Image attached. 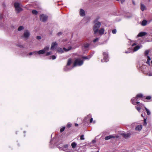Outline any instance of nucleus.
<instances>
[{
  "instance_id": "1",
  "label": "nucleus",
  "mask_w": 152,
  "mask_h": 152,
  "mask_svg": "<svg viewBox=\"0 0 152 152\" xmlns=\"http://www.w3.org/2000/svg\"><path fill=\"white\" fill-rule=\"evenodd\" d=\"M98 19L99 18H97L94 20V22L95 24L93 28L94 34H96L98 32L99 28L101 25V23L100 22H97Z\"/></svg>"
},
{
  "instance_id": "2",
  "label": "nucleus",
  "mask_w": 152,
  "mask_h": 152,
  "mask_svg": "<svg viewBox=\"0 0 152 152\" xmlns=\"http://www.w3.org/2000/svg\"><path fill=\"white\" fill-rule=\"evenodd\" d=\"M30 35V31L28 30H25L24 31L23 34L21 36V37L24 40H27L29 38Z\"/></svg>"
},
{
  "instance_id": "3",
  "label": "nucleus",
  "mask_w": 152,
  "mask_h": 152,
  "mask_svg": "<svg viewBox=\"0 0 152 152\" xmlns=\"http://www.w3.org/2000/svg\"><path fill=\"white\" fill-rule=\"evenodd\" d=\"M83 64V61L79 58L76 59L73 64V67L77 66H80Z\"/></svg>"
},
{
  "instance_id": "4",
  "label": "nucleus",
  "mask_w": 152,
  "mask_h": 152,
  "mask_svg": "<svg viewBox=\"0 0 152 152\" xmlns=\"http://www.w3.org/2000/svg\"><path fill=\"white\" fill-rule=\"evenodd\" d=\"M72 47H68V49L64 48L63 49L60 48H58L57 49V52L59 53H62L64 52V51L65 52L71 50Z\"/></svg>"
},
{
  "instance_id": "5",
  "label": "nucleus",
  "mask_w": 152,
  "mask_h": 152,
  "mask_svg": "<svg viewBox=\"0 0 152 152\" xmlns=\"http://www.w3.org/2000/svg\"><path fill=\"white\" fill-rule=\"evenodd\" d=\"M72 60L71 58H69L67 61L66 65L64 68V70L65 71H67L71 69L73 67V66L71 68H69V65L72 63Z\"/></svg>"
},
{
  "instance_id": "6",
  "label": "nucleus",
  "mask_w": 152,
  "mask_h": 152,
  "mask_svg": "<svg viewBox=\"0 0 152 152\" xmlns=\"http://www.w3.org/2000/svg\"><path fill=\"white\" fill-rule=\"evenodd\" d=\"M68 145L66 144L64 145L62 147L59 148L60 150H63L64 151L70 152V150L68 148Z\"/></svg>"
},
{
  "instance_id": "7",
  "label": "nucleus",
  "mask_w": 152,
  "mask_h": 152,
  "mask_svg": "<svg viewBox=\"0 0 152 152\" xmlns=\"http://www.w3.org/2000/svg\"><path fill=\"white\" fill-rule=\"evenodd\" d=\"M14 6L16 13H19V3L17 2L15 3Z\"/></svg>"
},
{
  "instance_id": "8",
  "label": "nucleus",
  "mask_w": 152,
  "mask_h": 152,
  "mask_svg": "<svg viewBox=\"0 0 152 152\" xmlns=\"http://www.w3.org/2000/svg\"><path fill=\"white\" fill-rule=\"evenodd\" d=\"M104 59L103 60H102V62H107L108 61V54L104 52L103 53Z\"/></svg>"
},
{
  "instance_id": "9",
  "label": "nucleus",
  "mask_w": 152,
  "mask_h": 152,
  "mask_svg": "<svg viewBox=\"0 0 152 152\" xmlns=\"http://www.w3.org/2000/svg\"><path fill=\"white\" fill-rule=\"evenodd\" d=\"M47 16L44 14H41L40 15V19L43 22H45L47 20Z\"/></svg>"
},
{
  "instance_id": "10",
  "label": "nucleus",
  "mask_w": 152,
  "mask_h": 152,
  "mask_svg": "<svg viewBox=\"0 0 152 152\" xmlns=\"http://www.w3.org/2000/svg\"><path fill=\"white\" fill-rule=\"evenodd\" d=\"M138 99L136 97L135 98H132L131 100V101L132 102V103L134 105H136V104H139L140 103V102H137V100H138Z\"/></svg>"
},
{
  "instance_id": "11",
  "label": "nucleus",
  "mask_w": 152,
  "mask_h": 152,
  "mask_svg": "<svg viewBox=\"0 0 152 152\" xmlns=\"http://www.w3.org/2000/svg\"><path fill=\"white\" fill-rule=\"evenodd\" d=\"M57 43L56 42H54L52 43L50 48L51 50H54L55 48L57 47Z\"/></svg>"
},
{
  "instance_id": "12",
  "label": "nucleus",
  "mask_w": 152,
  "mask_h": 152,
  "mask_svg": "<svg viewBox=\"0 0 152 152\" xmlns=\"http://www.w3.org/2000/svg\"><path fill=\"white\" fill-rule=\"evenodd\" d=\"M86 119L87 121L89 120L90 123H91L93 121V118H91V114L88 115Z\"/></svg>"
},
{
  "instance_id": "13",
  "label": "nucleus",
  "mask_w": 152,
  "mask_h": 152,
  "mask_svg": "<svg viewBox=\"0 0 152 152\" xmlns=\"http://www.w3.org/2000/svg\"><path fill=\"white\" fill-rule=\"evenodd\" d=\"M121 135L123 136L124 137L126 138L129 137L130 135V134L129 133L126 134L123 132L121 133Z\"/></svg>"
},
{
  "instance_id": "14",
  "label": "nucleus",
  "mask_w": 152,
  "mask_h": 152,
  "mask_svg": "<svg viewBox=\"0 0 152 152\" xmlns=\"http://www.w3.org/2000/svg\"><path fill=\"white\" fill-rule=\"evenodd\" d=\"M142 128V126L141 125H138L135 128V130L136 131H140Z\"/></svg>"
},
{
  "instance_id": "15",
  "label": "nucleus",
  "mask_w": 152,
  "mask_h": 152,
  "mask_svg": "<svg viewBox=\"0 0 152 152\" xmlns=\"http://www.w3.org/2000/svg\"><path fill=\"white\" fill-rule=\"evenodd\" d=\"M89 46V45L88 43L84 44L83 46L82 47L83 50H87Z\"/></svg>"
},
{
  "instance_id": "16",
  "label": "nucleus",
  "mask_w": 152,
  "mask_h": 152,
  "mask_svg": "<svg viewBox=\"0 0 152 152\" xmlns=\"http://www.w3.org/2000/svg\"><path fill=\"white\" fill-rule=\"evenodd\" d=\"M147 33L144 32H140L137 35L138 37H142L145 36L147 34Z\"/></svg>"
},
{
  "instance_id": "17",
  "label": "nucleus",
  "mask_w": 152,
  "mask_h": 152,
  "mask_svg": "<svg viewBox=\"0 0 152 152\" xmlns=\"http://www.w3.org/2000/svg\"><path fill=\"white\" fill-rule=\"evenodd\" d=\"M142 47V45H141L140 46L139 45H137L135 47L133 50V52H135L139 49L141 47Z\"/></svg>"
},
{
  "instance_id": "18",
  "label": "nucleus",
  "mask_w": 152,
  "mask_h": 152,
  "mask_svg": "<svg viewBox=\"0 0 152 152\" xmlns=\"http://www.w3.org/2000/svg\"><path fill=\"white\" fill-rule=\"evenodd\" d=\"M104 29L103 28H101L99 30L98 32L100 35H102L104 34Z\"/></svg>"
},
{
  "instance_id": "19",
  "label": "nucleus",
  "mask_w": 152,
  "mask_h": 152,
  "mask_svg": "<svg viewBox=\"0 0 152 152\" xmlns=\"http://www.w3.org/2000/svg\"><path fill=\"white\" fill-rule=\"evenodd\" d=\"M36 54H44L45 52L44 50L42 49L40 50H39L38 51H35V52Z\"/></svg>"
},
{
  "instance_id": "20",
  "label": "nucleus",
  "mask_w": 152,
  "mask_h": 152,
  "mask_svg": "<svg viewBox=\"0 0 152 152\" xmlns=\"http://www.w3.org/2000/svg\"><path fill=\"white\" fill-rule=\"evenodd\" d=\"M80 15L81 16H84L85 15V11L82 9H80Z\"/></svg>"
},
{
  "instance_id": "21",
  "label": "nucleus",
  "mask_w": 152,
  "mask_h": 152,
  "mask_svg": "<svg viewBox=\"0 0 152 152\" xmlns=\"http://www.w3.org/2000/svg\"><path fill=\"white\" fill-rule=\"evenodd\" d=\"M141 10L142 11L146 10V7L143 4H141Z\"/></svg>"
},
{
  "instance_id": "22",
  "label": "nucleus",
  "mask_w": 152,
  "mask_h": 152,
  "mask_svg": "<svg viewBox=\"0 0 152 152\" xmlns=\"http://www.w3.org/2000/svg\"><path fill=\"white\" fill-rule=\"evenodd\" d=\"M115 137L112 135H110L107 136L105 137V140H108L112 138H114Z\"/></svg>"
},
{
  "instance_id": "23",
  "label": "nucleus",
  "mask_w": 152,
  "mask_h": 152,
  "mask_svg": "<svg viewBox=\"0 0 152 152\" xmlns=\"http://www.w3.org/2000/svg\"><path fill=\"white\" fill-rule=\"evenodd\" d=\"M147 21L145 20H144L142 22L141 25L142 26H145L147 24Z\"/></svg>"
},
{
  "instance_id": "24",
  "label": "nucleus",
  "mask_w": 152,
  "mask_h": 152,
  "mask_svg": "<svg viewBox=\"0 0 152 152\" xmlns=\"http://www.w3.org/2000/svg\"><path fill=\"white\" fill-rule=\"evenodd\" d=\"M149 51L148 50H146L144 53V55L145 56H148Z\"/></svg>"
},
{
  "instance_id": "25",
  "label": "nucleus",
  "mask_w": 152,
  "mask_h": 152,
  "mask_svg": "<svg viewBox=\"0 0 152 152\" xmlns=\"http://www.w3.org/2000/svg\"><path fill=\"white\" fill-rule=\"evenodd\" d=\"M77 145L76 143L75 142H73L71 144V146L73 148H75L76 147Z\"/></svg>"
},
{
  "instance_id": "26",
  "label": "nucleus",
  "mask_w": 152,
  "mask_h": 152,
  "mask_svg": "<svg viewBox=\"0 0 152 152\" xmlns=\"http://www.w3.org/2000/svg\"><path fill=\"white\" fill-rule=\"evenodd\" d=\"M49 49V46H46L43 50L45 51V52L46 51L48 50Z\"/></svg>"
},
{
  "instance_id": "27",
  "label": "nucleus",
  "mask_w": 152,
  "mask_h": 152,
  "mask_svg": "<svg viewBox=\"0 0 152 152\" xmlns=\"http://www.w3.org/2000/svg\"><path fill=\"white\" fill-rule=\"evenodd\" d=\"M145 108L146 110L147 115H149L151 114V112L149 110L145 107Z\"/></svg>"
},
{
  "instance_id": "28",
  "label": "nucleus",
  "mask_w": 152,
  "mask_h": 152,
  "mask_svg": "<svg viewBox=\"0 0 152 152\" xmlns=\"http://www.w3.org/2000/svg\"><path fill=\"white\" fill-rule=\"evenodd\" d=\"M32 14L34 15H37L38 13L37 11L36 10H32Z\"/></svg>"
},
{
  "instance_id": "29",
  "label": "nucleus",
  "mask_w": 152,
  "mask_h": 152,
  "mask_svg": "<svg viewBox=\"0 0 152 152\" xmlns=\"http://www.w3.org/2000/svg\"><path fill=\"white\" fill-rule=\"evenodd\" d=\"M143 95L142 94H139L137 95L136 97L138 99L139 98H141L142 97Z\"/></svg>"
},
{
  "instance_id": "30",
  "label": "nucleus",
  "mask_w": 152,
  "mask_h": 152,
  "mask_svg": "<svg viewBox=\"0 0 152 152\" xmlns=\"http://www.w3.org/2000/svg\"><path fill=\"white\" fill-rule=\"evenodd\" d=\"M144 124L143 125H146L147 124V123H146V118H144Z\"/></svg>"
},
{
  "instance_id": "31",
  "label": "nucleus",
  "mask_w": 152,
  "mask_h": 152,
  "mask_svg": "<svg viewBox=\"0 0 152 152\" xmlns=\"http://www.w3.org/2000/svg\"><path fill=\"white\" fill-rule=\"evenodd\" d=\"M99 38H96L93 40V42H94L95 43V42L98 41L99 40Z\"/></svg>"
},
{
  "instance_id": "32",
  "label": "nucleus",
  "mask_w": 152,
  "mask_h": 152,
  "mask_svg": "<svg viewBox=\"0 0 152 152\" xmlns=\"http://www.w3.org/2000/svg\"><path fill=\"white\" fill-rule=\"evenodd\" d=\"M52 53V52H49L46 53V56H48L50 55Z\"/></svg>"
},
{
  "instance_id": "33",
  "label": "nucleus",
  "mask_w": 152,
  "mask_h": 152,
  "mask_svg": "<svg viewBox=\"0 0 152 152\" xmlns=\"http://www.w3.org/2000/svg\"><path fill=\"white\" fill-rule=\"evenodd\" d=\"M91 57H90L89 58H88V57L87 56H83L82 57V58L84 59H89Z\"/></svg>"
},
{
  "instance_id": "34",
  "label": "nucleus",
  "mask_w": 152,
  "mask_h": 152,
  "mask_svg": "<svg viewBox=\"0 0 152 152\" xmlns=\"http://www.w3.org/2000/svg\"><path fill=\"white\" fill-rule=\"evenodd\" d=\"M35 52H30L29 53V55H31L32 54H34V55H36V53H35Z\"/></svg>"
},
{
  "instance_id": "35",
  "label": "nucleus",
  "mask_w": 152,
  "mask_h": 152,
  "mask_svg": "<svg viewBox=\"0 0 152 152\" xmlns=\"http://www.w3.org/2000/svg\"><path fill=\"white\" fill-rule=\"evenodd\" d=\"M65 129V127H64L60 129V132H63L64 130Z\"/></svg>"
},
{
  "instance_id": "36",
  "label": "nucleus",
  "mask_w": 152,
  "mask_h": 152,
  "mask_svg": "<svg viewBox=\"0 0 152 152\" xmlns=\"http://www.w3.org/2000/svg\"><path fill=\"white\" fill-rule=\"evenodd\" d=\"M112 32L113 34H115L116 33V30L115 29H113L112 30Z\"/></svg>"
},
{
  "instance_id": "37",
  "label": "nucleus",
  "mask_w": 152,
  "mask_h": 152,
  "mask_svg": "<svg viewBox=\"0 0 152 152\" xmlns=\"http://www.w3.org/2000/svg\"><path fill=\"white\" fill-rule=\"evenodd\" d=\"M50 57H51L52 59L53 60L55 59L56 58V56L54 55L52 56H50Z\"/></svg>"
},
{
  "instance_id": "38",
  "label": "nucleus",
  "mask_w": 152,
  "mask_h": 152,
  "mask_svg": "<svg viewBox=\"0 0 152 152\" xmlns=\"http://www.w3.org/2000/svg\"><path fill=\"white\" fill-rule=\"evenodd\" d=\"M147 75L149 76H152V73H151V72H148L147 73Z\"/></svg>"
},
{
  "instance_id": "39",
  "label": "nucleus",
  "mask_w": 152,
  "mask_h": 152,
  "mask_svg": "<svg viewBox=\"0 0 152 152\" xmlns=\"http://www.w3.org/2000/svg\"><path fill=\"white\" fill-rule=\"evenodd\" d=\"M80 138L81 140H84V139L83 135H81L80 137Z\"/></svg>"
},
{
  "instance_id": "40",
  "label": "nucleus",
  "mask_w": 152,
  "mask_h": 152,
  "mask_svg": "<svg viewBox=\"0 0 152 152\" xmlns=\"http://www.w3.org/2000/svg\"><path fill=\"white\" fill-rule=\"evenodd\" d=\"M136 109L139 112L140 110L141 109V108L140 107H136Z\"/></svg>"
},
{
  "instance_id": "41",
  "label": "nucleus",
  "mask_w": 152,
  "mask_h": 152,
  "mask_svg": "<svg viewBox=\"0 0 152 152\" xmlns=\"http://www.w3.org/2000/svg\"><path fill=\"white\" fill-rule=\"evenodd\" d=\"M71 124L70 123H68L67 125V127L68 128L71 127Z\"/></svg>"
},
{
  "instance_id": "42",
  "label": "nucleus",
  "mask_w": 152,
  "mask_h": 152,
  "mask_svg": "<svg viewBox=\"0 0 152 152\" xmlns=\"http://www.w3.org/2000/svg\"><path fill=\"white\" fill-rule=\"evenodd\" d=\"M37 39H41V37L40 36H37L36 37Z\"/></svg>"
},
{
  "instance_id": "43",
  "label": "nucleus",
  "mask_w": 152,
  "mask_h": 152,
  "mask_svg": "<svg viewBox=\"0 0 152 152\" xmlns=\"http://www.w3.org/2000/svg\"><path fill=\"white\" fill-rule=\"evenodd\" d=\"M23 28H24L23 26H20V31L23 30Z\"/></svg>"
},
{
  "instance_id": "44",
  "label": "nucleus",
  "mask_w": 152,
  "mask_h": 152,
  "mask_svg": "<svg viewBox=\"0 0 152 152\" xmlns=\"http://www.w3.org/2000/svg\"><path fill=\"white\" fill-rule=\"evenodd\" d=\"M147 57V58H148L147 60L150 61L151 60V58L149 56H148Z\"/></svg>"
},
{
  "instance_id": "45",
  "label": "nucleus",
  "mask_w": 152,
  "mask_h": 152,
  "mask_svg": "<svg viewBox=\"0 0 152 152\" xmlns=\"http://www.w3.org/2000/svg\"><path fill=\"white\" fill-rule=\"evenodd\" d=\"M146 99H151V97L150 96H148L146 97Z\"/></svg>"
},
{
  "instance_id": "46",
  "label": "nucleus",
  "mask_w": 152,
  "mask_h": 152,
  "mask_svg": "<svg viewBox=\"0 0 152 152\" xmlns=\"http://www.w3.org/2000/svg\"><path fill=\"white\" fill-rule=\"evenodd\" d=\"M131 52V51L130 50H129L128 51H126L125 52V53H130Z\"/></svg>"
},
{
  "instance_id": "47",
  "label": "nucleus",
  "mask_w": 152,
  "mask_h": 152,
  "mask_svg": "<svg viewBox=\"0 0 152 152\" xmlns=\"http://www.w3.org/2000/svg\"><path fill=\"white\" fill-rule=\"evenodd\" d=\"M62 34V33L61 32H59L57 34V35L58 36H60Z\"/></svg>"
},
{
  "instance_id": "48",
  "label": "nucleus",
  "mask_w": 152,
  "mask_h": 152,
  "mask_svg": "<svg viewBox=\"0 0 152 152\" xmlns=\"http://www.w3.org/2000/svg\"><path fill=\"white\" fill-rule=\"evenodd\" d=\"M146 63L148 65H150V61L147 60V61L146 62Z\"/></svg>"
},
{
  "instance_id": "49",
  "label": "nucleus",
  "mask_w": 152,
  "mask_h": 152,
  "mask_svg": "<svg viewBox=\"0 0 152 152\" xmlns=\"http://www.w3.org/2000/svg\"><path fill=\"white\" fill-rule=\"evenodd\" d=\"M121 4H123L125 0H120Z\"/></svg>"
},
{
  "instance_id": "50",
  "label": "nucleus",
  "mask_w": 152,
  "mask_h": 152,
  "mask_svg": "<svg viewBox=\"0 0 152 152\" xmlns=\"http://www.w3.org/2000/svg\"><path fill=\"white\" fill-rule=\"evenodd\" d=\"M136 43H133L132 45V46H134V45H136Z\"/></svg>"
},
{
  "instance_id": "51",
  "label": "nucleus",
  "mask_w": 152,
  "mask_h": 152,
  "mask_svg": "<svg viewBox=\"0 0 152 152\" xmlns=\"http://www.w3.org/2000/svg\"><path fill=\"white\" fill-rule=\"evenodd\" d=\"M3 17V16L2 15L0 14V19H1Z\"/></svg>"
},
{
  "instance_id": "52",
  "label": "nucleus",
  "mask_w": 152,
  "mask_h": 152,
  "mask_svg": "<svg viewBox=\"0 0 152 152\" xmlns=\"http://www.w3.org/2000/svg\"><path fill=\"white\" fill-rule=\"evenodd\" d=\"M132 17V15H131V16H126V17L127 18H130V17Z\"/></svg>"
},
{
  "instance_id": "53",
  "label": "nucleus",
  "mask_w": 152,
  "mask_h": 152,
  "mask_svg": "<svg viewBox=\"0 0 152 152\" xmlns=\"http://www.w3.org/2000/svg\"><path fill=\"white\" fill-rule=\"evenodd\" d=\"M132 2H133V4L134 5H135V3L134 1H133Z\"/></svg>"
},
{
  "instance_id": "54",
  "label": "nucleus",
  "mask_w": 152,
  "mask_h": 152,
  "mask_svg": "<svg viewBox=\"0 0 152 152\" xmlns=\"http://www.w3.org/2000/svg\"><path fill=\"white\" fill-rule=\"evenodd\" d=\"M75 126H78V125L77 124H75Z\"/></svg>"
},
{
  "instance_id": "55",
  "label": "nucleus",
  "mask_w": 152,
  "mask_h": 152,
  "mask_svg": "<svg viewBox=\"0 0 152 152\" xmlns=\"http://www.w3.org/2000/svg\"><path fill=\"white\" fill-rule=\"evenodd\" d=\"M22 10V9L20 7V11H21Z\"/></svg>"
},
{
  "instance_id": "56",
  "label": "nucleus",
  "mask_w": 152,
  "mask_h": 152,
  "mask_svg": "<svg viewBox=\"0 0 152 152\" xmlns=\"http://www.w3.org/2000/svg\"><path fill=\"white\" fill-rule=\"evenodd\" d=\"M92 142H95V140H93L92 141Z\"/></svg>"
},
{
  "instance_id": "57",
  "label": "nucleus",
  "mask_w": 152,
  "mask_h": 152,
  "mask_svg": "<svg viewBox=\"0 0 152 152\" xmlns=\"http://www.w3.org/2000/svg\"><path fill=\"white\" fill-rule=\"evenodd\" d=\"M141 116H142V117H143V115H142H142H141Z\"/></svg>"
},
{
  "instance_id": "58",
  "label": "nucleus",
  "mask_w": 152,
  "mask_h": 152,
  "mask_svg": "<svg viewBox=\"0 0 152 152\" xmlns=\"http://www.w3.org/2000/svg\"><path fill=\"white\" fill-rule=\"evenodd\" d=\"M18 31H19V27L18 28Z\"/></svg>"
},
{
  "instance_id": "59",
  "label": "nucleus",
  "mask_w": 152,
  "mask_h": 152,
  "mask_svg": "<svg viewBox=\"0 0 152 152\" xmlns=\"http://www.w3.org/2000/svg\"><path fill=\"white\" fill-rule=\"evenodd\" d=\"M93 123H95V121H94Z\"/></svg>"
},
{
  "instance_id": "60",
  "label": "nucleus",
  "mask_w": 152,
  "mask_h": 152,
  "mask_svg": "<svg viewBox=\"0 0 152 152\" xmlns=\"http://www.w3.org/2000/svg\"><path fill=\"white\" fill-rule=\"evenodd\" d=\"M21 47V46L20 45L19 47L20 48V47Z\"/></svg>"
},
{
  "instance_id": "61",
  "label": "nucleus",
  "mask_w": 152,
  "mask_h": 152,
  "mask_svg": "<svg viewBox=\"0 0 152 152\" xmlns=\"http://www.w3.org/2000/svg\"><path fill=\"white\" fill-rule=\"evenodd\" d=\"M151 63L152 64V61H151Z\"/></svg>"
},
{
  "instance_id": "62",
  "label": "nucleus",
  "mask_w": 152,
  "mask_h": 152,
  "mask_svg": "<svg viewBox=\"0 0 152 152\" xmlns=\"http://www.w3.org/2000/svg\"><path fill=\"white\" fill-rule=\"evenodd\" d=\"M117 1H119V0H117Z\"/></svg>"
},
{
  "instance_id": "63",
  "label": "nucleus",
  "mask_w": 152,
  "mask_h": 152,
  "mask_svg": "<svg viewBox=\"0 0 152 152\" xmlns=\"http://www.w3.org/2000/svg\"><path fill=\"white\" fill-rule=\"evenodd\" d=\"M149 1H150V0H149Z\"/></svg>"
}]
</instances>
